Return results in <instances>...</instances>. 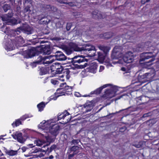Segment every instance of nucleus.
<instances>
[{"label":"nucleus","mask_w":159,"mask_h":159,"mask_svg":"<svg viewBox=\"0 0 159 159\" xmlns=\"http://www.w3.org/2000/svg\"><path fill=\"white\" fill-rule=\"evenodd\" d=\"M40 43H48V44L45 45H40L37 47L36 48H33L29 49L26 51V55L25 57L26 58H31L34 57H36V56L42 54L43 55H49L52 52L51 45V44L48 41H41Z\"/></svg>","instance_id":"nucleus-1"},{"label":"nucleus","mask_w":159,"mask_h":159,"mask_svg":"<svg viewBox=\"0 0 159 159\" xmlns=\"http://www.w3.org/2000/svg\"><path fill=\"white\" fill-rule=\"evenodd\" d=\"M48 122V121H46L45 120H43L39 125L38 127L43 129H45L48 127L49 128V132L52 135L55 136V138L53 139H51L49 136H45V137L48 141H50V142H54L56 136L59 133L60 126L57 125L51 126Z\"/></svg>","instance_id":"nucleus-2"},{"label":"nucleus","mask_w":159,"mask_h":159,"mask_svg":"<svg viewBox=\"0 0 159 159\" xmlns=\"http://www.w3.org/2000/svg\"><path fill=\"white\" fill-rule=\"evenodd\" d=\"M153 52H143L140 55L139 59L140 64L143 66H151L152 64V63L155 60V57L157 52L155 55H153Z\"/></svg>","instance_id":"nucleus-3"},{"label":"nucleus","mask_w":159,"mask_h":159,"mask_svg":"<svg viewBox=\"0 0 159 159\" xmlns=\"http://www.w3.org/2000/svg\"><path fill=\"white\" fill-rule=\"evenodd\" d=\"M100 49L103 51V52H98V58L100 61L103 62L105 61V58L107 56L108 52L110 50V48L108 46L100 45L98 46Z\"/></svg>","instance_id":"nucleus-4"},{"label":"nucleus","mask_w":159,"mask_h":159,"mask_svg":"<svg viewBox=\"0 0 159 159\" xmlns=\"http://www.w3.org/2000/svg\"><path fill=\"white\" fill-rule=\"evenodd\" d=\"M134 60L133 53L129 51L126 53L122 58L119 59V63L123 64V61L125 63H129L132 62Z\"/></svg>","instance_id":"nucleus-5"},{"label":"nucleus","mask_w":159,"mask_h":159,"mask_svg":"<svg viewBox=\"0 0 159 159\" xmlns=\"http://www.w3.org/2000/svg\"><path fill=\"white\" fill-rule=\"evenodd\" d=\"M69 46H67L66 53L67 55H70L74 51L80 52V47H79L76 44L72 42L68 43Z\"/></svg>","instance_id":"nucleus-6"},{"label":"nucleus","mask_w":159,"mask_h":159,"mask_svg":"<svg viewBox=\"0 0 159 159\" xmlns=\"http://www.w3.org/2000/svg\"><path fill=\"white\" fill-rule=\"evenodd\" d=\"M123 54L120 51L119 49L118 48L116 47H115L113 50V52L111 55V59H119L118 61H117L119 63V59H121Z\"/></svg>","instance_id":"nucleus-7"},{"label":"nucleus","mask_w":159,"mask_h":159,"mask_svg":"<svg viewBox=\"0 0 159 159\" xmlns=\"http://www.w3.org/2000/svg\"><path fill=\"white\" fill-rule=\"evenodd\" d=\"M54 55H51L49 57H55L56 59L59 61H64L67 59V57L61 51H57Z\"/></svg>","instance_id":"nucleus-8"},{"label":"nucleus","mask_w":159,"mask_h":159,"mask_svg":"<svg viewBox=\"0 0 159 159\" xmlns=\"http://www.w3.org/2000/svg\"><path fill=\"white\" fill-rule=\"evenodd\" d=\"M151 75V73H147L141 75H139L138 76V79L140 82L144 83L148 80L147 79L150 78Z\"/></svg>","instance_id":"nucleus-9"},{"label":"nucleus","mask_w":159,"mask_h":159,"mask_svg":"<svg viewBox=\"0 0 159 159\" xmlns=\"http://www.w3.org/2000/svg\"><path fill=\"white\" fill-rule=\"evenodd\" d=\"M82 57H84L83 56L81 55H76L74 57L70 58H68V60H70V61H68L69 63L71 62L73 64L76 63H80V62H82L83 60H81V58Z\"/></svg>","instance_id":"nucleus-10"},{"label":"nucleus","mask_w":159,"mask_h":159,"mask_svg":"<svg viewBox=\"0 0 159 159\" xmlns=\"http://www.w3.org/2000/svg\"><path fill=\"white\" fill-rule=\"evenodd\" d=\"M80 47V52L84 51L88 53L89 51H91V48L92 46H94L89 43H86L82 45Z\"/></svg>","instance_id":"nucleus-11"},{"label":"nucleus","mask_w":159,"mask_h":159,"mask_svg":"<svg viewBox=\"0 0 159 159\" xmlns=\"http://www.w3.org/2000/svg\"><path fill=\"white\" fill-rule=\"evenodd\" d=\"M113 33L111 32H107L100 34L99 37L100 39H108L111 38L113 35Z\"/></svg>","instance_id":"nucleus-12"},{"label":"nucleus","mask_w":159,"mask_h":159,"mask_svg":"<svg viewBox=\"0 0 159 159\" xmlns=\"http://www.w3.org/2000/svg\"><path fill=\"white\" fill-rule=\"evenodd\" d=\"M92 17L95 19H101L103 18L102 15L98 13V10H95L92 13Z\"/></svg>","instance_id":"nucleus-13"},{"label":"nucleus","mask_w":159,"mask_h":159,"mask_svg":"<svg viewBox=\"0 0 159 159\" xmlns=\"http://www.w3.org/2000/svg\"><path fill=\"white\" fill-rule=\"evenodd\" d=\"M20 148L19 149L16 151H14L12 150H8L5 148H4V150L5 153L10 156H13L17 154Z\"/></svg>","instance_id":"nucleus-14"},{"label":"nucleus","mask_w":159,"mask_h":159,"mask_svg":"<svg viewBox=\"0 0 159 159\" xmlns=\"http://www.w3.org/2000/svg\"><path fill=\"white\" fill-rule=\"evenodd\" d=\"M14 47L12 40H7L5 43V49L6 50L10 51L13 49Z\"/></svg>","instance_id":"nucleus-15"},{"label":"nucleus","mask_w":159,"mask_h":159,"mask_svg":"<svg viewBox=\"0 0 159 159\" xmlns=\"http://www.w3.org/2000/svg\"><path fill=\"white\" fill-rule=\"evenodd\" d=\"M39 23L40 24L47 25L49 22V20L45 16L40 18V16L39 17Z\"/></svg>","instance_id":"nucleus-16"},{"label":"nucleus","mask_w":159,"mask_h":159,"mask_svg":"<svg viewBox=\"0 0 159 159\" xmlns=\"http://www.w3.org/2000/svg\"><path fill=\"white\" fill-rule=\"evenodd\" d=\"M13 16V13L12 12H9L5 14L2 17V20L3 21H8L9 19L11 18Z\"/></svg>","instance_id":"nucleus-17"},{"label":"nucleus","mask_w":159,"mask_h":159,"mask_svg":"<svg viewBox=\"0 0 159 159\" xmlns=\"http://www.w3.org/2000/svg\"><path fill=\"white\" fill-rule=\"evenodd\" d=\"M23 30L28 34H31L33 32V29L28 25L24 26L23 27Z\"/></svg>","instance_id":"nucleus-18"},{"label":"nucleus","mask_w":159,"mask_h":159,"mask_svg":"<svg viewBox=\"0 0 159 159\" xmlns=\"http://www.w3.org/2000/svg\"><path fill=\"white\" fill-rule=\"evenodd\" d=\"M72 152L75 154H77L79 152V148L77 146H73L70 148L69 153Z\"/></svg>","instance_id":"nucleus-19"},{"label":"nucleus","mask_w":159,"mask_h":159,"mask_svg":"<svg viewBox=\"0 0 159 159\" xmlns=\"http://www.w3.org/2000/svg\"><path fill=\"white\" fill-rule=\"evenodd\" d=\"M1 30L7 35H9L11 32V30L9 27L3 26L1 28Z\"/></svg>","instance_id":"nucleus-20"},{"label":"nucleus","mask_w":159,"mask_h":159,"mask_svg":"<svg viewBox=\"0 0 159 159\" xmlns=\"http://www.w3.org/2000/svg\"><path fill=\"white\" fill-rule=\"evenodd\" d=\"M16 139L18 142L21 143H23L25 141V139L23 138L21 133H18Z\"/></svg>","instance_id":"nucleus-21"},{"label":"nucleus","mask_w":159,"mask_h":159,"mask_svg":"<svg viewBox=\"0 0 159 159\" xmlns=\"http://www.w3.org/2000/svg\"><path fill=\"white\" fill-rule=\"evenodd\" d=\"M55 67L56 70H54L53 71H55L56 74L62 73L63 67L59 65L58 66H55Z\"/></svg>","instance_id":"nucleus-22"},{"label":"nucleus","mask_w":159,"mask_h":159,"mask_svg":"<svg viewBox=\"0 0 159 159\" xmlns=\"http://www.w3.org/2000/svg\"><path fill=\"white\" fill-rule=\"evenodd\" d=\"M37 56L38 57H37L36 61L33 63V65L34 66H36V64H40L43 61H44V59L41 56L38 55Z\"/></svg>","instance_id":"nucleus-23"},{"label":"nucleus","mask_w":159,"mask_h":159,"mask_svg":"<svg viewBox=\"0 0 159 159\" xmlns=\"http://www.w3.org/2000/svg\"><path fill=\"white\" fill-rule=\"evenodd\" d=\"M110 84H106L103 85V86L97 89L96 90L94 91L93 93L95 94H99L100 93L103 89L105 88L109 85H111Z\"/></svg>","instance_id":"nucleus-24"},{"label":"nucleus","mask_w":159,"mask_h":159,"mask_svg":"<svg viewBox=\"0 0 159 159\" xmlns=\"http://www.w3.org/2000/svg\"><path fill=\"white\" fill-rule=\"evenodd\" d=\"M96 52V50L95 47L92 46L91 48V51H89L88 54V56L90 57H93L95 56V53Z\"/></svg>","instance_id":"nucleus-25"},{"label":"nucleus","mask_w":159,"mask_h":159,"mask_svg":"<svg viewBox=\"0 0 159 159\" xmlns=\"http://www.w3.org/2000/svg\"><path fill=\"white\" fill-rule=\"evenodd\" d=\"M56 41H57V45H58V46L60 48H62L64 49L65 51V52H66L67 46L65 44V42L64 43L59 42H58L57 41H58L59 40Z\"/></svg>","instance_id":"nucleus-26"},{"label":"nucleus","mask_w":159,"mask_h":159,"mask_svg":"<svg viewBox=\"0 0 159 159\" xmlns=\"http://www.w3.org/2000/svg\"><path fill=\"white\" fill-rule=\"evenodd\" d=\"M123 110H120L119 111L116 112L115 113H109L106 116H105L102 117V118H104L105 119L107 120L109 119L111 117H112L115 115L117 113H120V111H122Z\"/></svg>","instance_id":"nucleus-27"},{"label":"nucleus","mask_w":159,"mask_h":159,"mask_svg":"<svg viewBox=\"0 0 159 159\" xmlns=\"http://www.w3.org/2000/svg\"><path fill=\"white\" fill-rule=\"evenodd\" d=\"M70 72V71L68 69H64L63 68L62 73H64V74L65 75V76H66V79L67 80H68L70 77V75H69Z\"/></svg>","instance_id":"nucleus-28"},{"label":"nucleus","mask_w":159,"mask_h":159,"mask_svg":"<svg viewBox=\"0 0 159 159\" xmlns=\"http://www.w3.org/2000/svg\"><path fill=\"white\" fill-rule=\"evenodd\" d=\"M84 108L86 109L85 113L88 111H90L93 108V106L92 104H85L83 105Z\"/></svg>","instance_id":"nucleus-29"},{"label":"nucleus","mask_w":159,"mask_h":159,"mask_svg":"<svg viewBox=\"0 0 159 159\" xmlns=\"http://www.w3.org/2000/svg\"><path fill=\"white\" fill-rule=\"evenodd\" d=\"M42 9L46 11H49L52 10V8L51 5L44 4L43 5Z\"/></svg>","instance_id":"nucleus-30"},{"label":"nucleus","mask_w":159,"mask_h":159,"mask_svg":"<svg viewBox=\"0 0 159 159\" xmlns=\"http://www.w3.org/2000/svg\"><path fill=\"white\" fill-rule=\"evenodd\" d=\"M139 109V107H137L135 106H132L129 107L125 109H122V110H123L122 111L128 109L130 111H134L138 110Z\"/></svg>","instance_id":"nucleus-31"},{"label":"nucleus","mask_w":159,"mask_h":159,"mask_svg":"<svg viewBox=\"0 0 159 159\" xmlns=\"http://www.w3.org/2000/svg\"><path fill=\"white\" fill-rule=\"evenodd\" d=\"M31 5L30 4L26 6L24 9V11L25 13H30L31 12L30 10Z\"/></svg>","instance_id":"nucleus-32"},{"label":"nucleus","mask_w":159,"mask_h":159,"mask_svg":"<svg viewBox=\"0 0 159 159\" xmlns=\"http://www.w3.org/2000/svg\"><path fill=\"white\" fill-rule=\"evenodd\" d=\"M45 106V104L43 102H41L37 105V107L39 109V111H42Z\"/></svg>","instance_id":"nucleus-33"},{"label":"nucleus","mask_w":159,"mask_h":159,"mask_svg":"<svg viewBox=\"0 0 159 159\" xmlns=\"http://www.w3.org/2000/svg\"><path fill=\"white\" fill-rule=\"evenodd\" d=\"M10 8V6L8 4H5L2 6V8L5 12H6Z\"/></svg>","instance_id":"nucleus-34"},{"label":"nucleus","mask_w":159,"mask_h":159,"mask_svg":"<svg viewBox=\"0 0 159 159\" xmlns=\"http://www.w3.org/2000/svg\"><path fill=\"white\" fill-rule=\"evenodd\" d=\"M39 74L41 75L46 74L47 73L46 69L44 67L40 68L39 70Z\"/></svg>","instance_id":"nucleus-35"},{"label":"nucleus","mask_w":159,"mask_h":159,"mask_svg":"<svg viewBox=\"0 0 159 159\" xmlns=\"http://www.w3.org/2000/svg\"><path fill=\"white\" fill-rule=\"evenodd\" d=\"M50 142H49V143L48 144H45L43 145V147H42V148L41 149H44L45 150H46V151L45 152H44L46 153H48V152L49 151V148L48 147V146L50 144Z\"/></svg>","instance_id":"nucleus-36"},{"label":"nucleus","mask_w":159,"mask_h":159,"mask_svg":"<svg viewBox=\"0 0 159 159\" xmlns=\"http://www.w3.org/2000/svg\"><path fill=\"white\" fill-rule=\"evenodd\" d=\"M34 143H36V145L41 146L44 143V142L42 140L39 139L35 140L34 141Z\"/></svg>","instance_id":"nucleus-37"},{"label":"nucleus","mask_w":159,"mask_h":159,"mask_svg":"<svg viewBox=\"0 0 159 159\" xmlns=\"http://www.w3.org/2000/svg\"><path fill=\"white\" fill-rule=\"evenodd\" d=\"M116 87H115L111 88L110 89L107 90L106 91H105V93L106 94L110 93L111 91H113L114 92H116Z\"/></svg>","instance_id":"nucleus-38"},{"label":"nucleus","mask_w":159,"mask_h":159,"mask_svg":"<svg viewBox=\"0 0 159 159\" xmlns=\"http://www.w3.org/2000/svg\"><path fill=\"white\" fill-rule=\"evenodd\" d=\"M46 150H45L44 149H40V148H37L35 149L34 151L31 152L30 153L31 154L32 153H35L39 152H45L46 151Z\"/></svg>","instance_id":"nucleus-39"},{"label":"nucleus","mask_w":159,"mask_h":159,"mask_svg":"<svg viewBox=\"0 0 159 159\" xmlns=\"http://www.w3.org/2000/svg\"><path fill=\"white\" fill-rule=\"evenodd\" d=\"M110 61V60L107 58V57H106L105 58V61H103V62H105L106 63H107V66H111V65Z\"/></svg>","instance_id":"nucleus-40"},{"label":"nucleus","mask_w":159,"mask_h":159,"mask_svg":"<svg viewBox=\"0 0 159 159\" xmlns=\"http://www.w3.org/2000/svg\"><path fill=\"white\" fill-rule=\"evenodd\" d=\"M64 21L62 20H61L60 21H59L56 24V25L57 26L58 25V27L59 28H61L62 27L63 25L64 24Z\"/></svg>","instance_id":"nucleus-41"},{"label":"nucleus","mask_w":159,"mask_h":159,"mask_svg":"<svg viewBox=\"0 0 159 159\" xmlns=\"http://www.w3.org/2000/svg\"><path fill=\"white\" fill-rule=\"evenodd\" d=\"M134 146L137 148H142L143 147V143L142 142H139L138 143L134 145Z\"/></svg>","instance_id":"nucleus-42"},{"label":"nucleus","mask_w":159,"mask_h":159,"mask_svg":"<svg viewBox=\"0 0 159 159\" xmlns=\"http://www.w3.org/2000/svg\"><path fill=\"white\" fill-rule=\"evenodd\" d=\"M57 148V146L55 144H53L51 146L50 148H49V151L48 152V153H50L54 149H56Z\"/></svg>","instance_id":"nucleus-43"},{"label":"nucleus","mask_w":159,"mask_h":159,"mask_svg":"<svg viewBox=\"0 0 159 159\" xmlns=\"http://www.w3.org/2000/svg\"><path fill=\"white\" fill-rule=\"evenodd\" d=\"M62 39V40L64 39V38L62 37L61 36H60V37H58V36H55L52 39H50V40H61Z\"/></svg>","instance_id":"nucleus-44"},{"label":"nucleus","mask_w":159,"mask_h":159,"mask_svg":"<svg viewBox=\"0 0 159 159\" xmlns=\"http://www.w3.org/2000/svg\"><path fill=\"white\" fill-rule=\"evenodd\" d=\"M104 138L105 139H108L112 138V134L110 133L104 135Z\"/></svg>","instance_id":"nucleus-45"},{"label":"nucleus","mask_w":159,"mask_h":159,"mask_svg":"<svg viewBox=\"0 0 159 159\" xmlns=\"http://www.w3.org/2000/svg\"><path fill=\"white\" fill-rule=\"evenodd\" d=\"M21 30L22 28L21 27L18 28L16 29L15 30L14 33L15 34L16 33L17 34H19L21 32Z\"/></svg>","instance_id":"nucleus-46"},{"label":"nucleus","mask_w":159,"mask_h":159,"mask_svg":"<svg viewBox=\"0 0 159 159\" xmlns=\"http://www.w3.org/2000/svg\"><path fill=\"white\" fill-rule=\"evenodd\" d=\"M127 129V128L125 126H124L120 128L119 129V131L120 132H124Z\"/></svg>","instance_id":"nucleus-47"},{"label":"nucleus","mask_w":159,"mask_h":159,"mask_svg":"<svg viewBox=\"0 0 159 159\" xmlns=\"http://www.w3.org/2000/svg\"><path fill=\"white\" fill-rule=\"evenodd\" d=\"M70 87H70L68 86H65V87L64 88H59V89H58L57 91H58V90H60V89H63L64 90V91H67V90H68V89H69V88Z\"/></svg>","instance_id":"nucleus-48"},{"label":"nucleus","mask_w":159,"mask_h":159,"mask_svg":"<svg viewBox=\"0 0 159 159\" xmlns=\"http://www.w3.org/2000/svg\"><path fill=\"white\" fill-rule=\"evenodd\" d=\"M80 142V140L78 139H73L72 141L71 142V143H72L74 145H76L78 143Z\"/></svg>","instance_id":"nucleus-49"},{"label":"nucleus","mask_w":159,"mask_h":159,"mask_svg":"<svg viewBox=\"0 0 159 159\" xmlns=\"http://www.w3.org/2000/svg\"><path fill=\"white\" fill-rule=\"evenodd\" d=\"M97 65L96 64H94L93 65H92L90 66V69L91 70L93 69V70L95 71L97 69Z\"/></svg>","instance_id":"nucleus-50"},{"label":"nucleus","mask_w":159,"mask_h":159,"mask_svg":"<svg viewBox=\"0 0 159 159\" xmlns=\"http://www.w3.org/2000/svg\"><path fill=\"white\" fill-rule=\"evenodd\" d=\"M58 120H59L61 119H64L65 117V114L63 113H62V114L59 115L58 117Z\"/></svg>","instance_id":"nucleus-51"},{"label":"nucleus","mask_w":159,"mask_h":159,"mask_svg":"<svg viewBox=\"0 0 159 159\" xmlns=\"http://www.w3.org/2000/svg\"><path fill=\"white\" fill-rule=\"evenodd\" d=\"M20 124H21V122L20 120H17L15 122V125L16 126L19 125Z\"/></svg>","instance_id":"nucleus-52"},{"label":"nucleus","mask_w":159,"mask_h":159,"mask_svg":"<svg viewBox=\"0 0 159 159\" xmlns=\"http://www.w3.org/2000/svg\"><path fill=\"white\" fill-rule=\"evenodd\" d=\"M152 115V113L151 112H149L148 113L144 114L143 115L142 117H144V118L146 117H147L148 116H150Z\"/></svg>","instance_id":"nucleus-53"},{"label":"nucleus","mask_w":159,"mask_h":159,"mask_svg":"<svg viewBox=\"0 0 159 159\" xmlns=\"http://www.w3.org/2000/svg\"><path fill=\"white\" fill-rule=\"evenodd\" d=\"M90 32H91V31L90 30V28H89V29L87 30L86 31H85V33L87 36H90V34H91V33L90 34Z\"/></svg>","instance_id":"nucleus-54"},{"label":"nucleus","mask_w":159,"mask_h":159,"mask_svg":"<svg viewBox=\"0 0 159 159\" xmlns=\"http://www.w3.org/2000/svg\"><path fill=\"white\" fill-rule=\"evenodd\" d=\"M110 134H112V138H116L118 136V134H117L115 132H111L110 133Z\"/></svg>","instance_id":"nucleus-55"},{"label":"nucleus","mask_w":159,"mask_h":159,"mask_svg":"<svg viewBox=\"0 0 159 159\" xmlns=\"http://www.w3.org/2000/svg\"><path fill=\"white\" fill-rule=\"evenodd\" d=\"M71 27V24L70 23H68L66 24V29L67 30H69Z\"/></svg>","instance_id":"nucleus-56"},{"label":"nucleus","mask_w":159,"mask_h":159,"mask_svg":"<svg viewBox=\"0 0 159 159\" xmlns=\"http://www.w3.org/2000/svg\"><path fill=\"white\" fill-rule=\"evenodd\" d=\"M51 83L54 85H56V84H58L59 82L56 80H51Z\"/></svg>","instance_id":"nucleus-57"},{"label":"nucleus","mask_w":159,"mask_h":159,"mask_svg":"<svg viewBox=\"0 0 159 159\" xmlns=\"http://www.w3.org/2000/svg\"><path fill=\"white\" fill-rule=\"evenodd\" d=\"M65 95V94H62V95H60V96H61V95ZM59 96H60V95H58L57 96H55L54 97H52V96H51V97H50V99L49 100H56L57 99V98L58 97H59Z\"/></svg>","instance_id":"nucleus-58"},{"label":"nucleus","mask_w":159,"mask_h":159,"mask_svg":"<svg viewBox=\"0 0 159 159\" xmlns=\"http://www.w3.org/2000/svg\"><path fill=\"white\" fill-rule=\"evenodd\" d=\"M88 63H85L84 65H79V68L80 69H83L85 67L87 66V65H88Z\"/></svg>","instance_id":"nucleus-59"},{"label":"nucleus","mask_w":159,"mask_h":159,"mask_svg":"<svg viewBox=\"0 0 159 159\" xmlns=\"http://www.w3.org/2000/svg\"><path fill=\"white\" fill-rule=\"evenodd\" d=\"M65 4H68L69 6L70 7H73L74 6V3L72 2H66Z\"/></svg>","instance_id":"nucleus-60"},{"label":"nucleus","mask_w":159,"mask_h":159,"mask_svg":"<svg viewBox=\"0 0 159 159\" xmlns=\"http://www.w3.org/2000/svg\"><path fill=\"white\" fill-rule=\"evenodd\" d=\"M76 154H75L74 153L69 154L68 155V159H71L72 158L74 157L75 155Z\"/></svg>","instance_id":"nucleus-61"},{"label":"nucleus","mask_w":159,"mask_h":159,"mask_svg":"<svg viewBox=\"0 0 159 159\" xmlns=\"http://www.w3.org/2000/svg\"><path fill=\"white\" fill-rule=\"evenodd\" d=\"M29 149V148L27 147H23L21 148L23 152H25L27 150Z\"/></svg>","instance_id":"nucleus-62"},{"label":"nucleus","mask_w":159,"mask_h":159,"mask_svg":"<svg viewBox=\"0 0 159 159\" xmlns=\"http://www.w3.org/2000/svg\"><path fill=\"white\" fill-rule=\"evenodd\" d=\"M29 116L28 115H25L22 116L21 117L20 120H23L26 119Z\"/></svg>","instance_id":"nucleus-63"},{"label":"nucleus","mask_w":159,"mask_h":159,"mask_svg":"<svg viewBox=\"0 0 159 159\" xmlns=\"http://www.w3.org/2000/svg\"><path fill=\"white\" fill-rule=\"evenodd\" d=\"M155 92L157 94H159V87L157 85L156 86V90H154Z\"/></svg>","instance_id":"nucleus-64"}]
</instances>
